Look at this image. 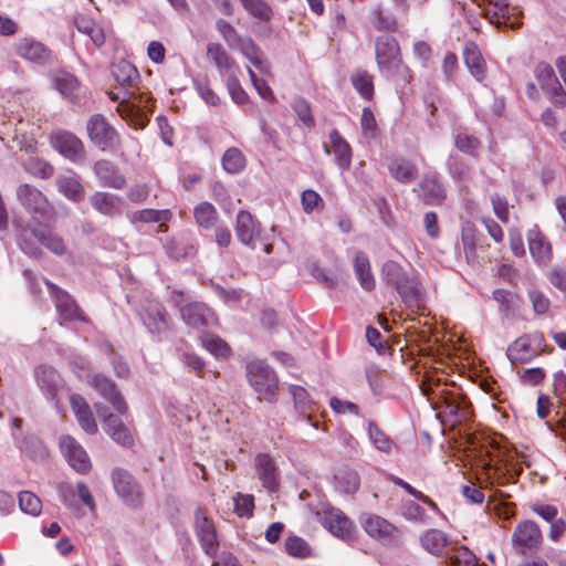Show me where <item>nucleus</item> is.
I'll list each match as a JSON object with an SVG mask.
<instances>
[{"mask_svg": "<svg viewBox=\"0 0 566 566\" xmlns=\"http://www.w3.org/2000/svg\"><path fill=\"white\" fill-rule=\"evenodd\" d=\"M323 148L327 155L335 156V161L340 168L349 167L352 160L349 144H323Z\"/></svg>", "mask_w": 566, "mask_h": 566, "instance_id": "nucleus-46", "label": "nucleus"}, {"mask_svg": "<svg viewBox=\"0 0 566 566\" xmlns=\"http://www.w3.org/2000/svg\"><path fill=\"white\" fill-rule=\"evenodd\" d=\"M369 22L377 31L396 32L398 30L397 18L384 10L380 4H376L369 14Z\"/></svg>", "mask_w": 566, "mask_h": 566, "instance_id": "nucleus-34", "label": "nucleus"}, {"mask_svg": "<svg viewBox=\"0 0 566 566\" xmlns=\"http://www.w3.org/2000/svg\"><path fill=\"white\" fill-rule=\"evenodd\" d=\"M59 446L62 454L76 472L85 474L91 470L92 463L86 451L73 437L61 436Z\"/></svg>", "mask_w": 566, "mask_h": 566, "instance_id": "nucleus-8", "label": "nucleus"}, {"mask_svg": "<svg viewBox=\"0 0 566 566\" xmlns=\"http://www.w3.org/2000/svg\"><path fill=\"white\" fill-rule=\"evenodd\" d=\"M461 239L467 260L470 262L476 261L479 251H483L484 245L481 242V234L472 222L467 221L462 224Z\"/></svg>", "mask_w": 566, "mask_h": 566, "instance_id": "nucleus-25", "label": "nucleus"}, {"mask_svg": "<svg viewBox=\"0 0 566 566\" xmlns=\"http://www.w3.org/2000/svg\"><path fill=\"white\" fill-rule=\"evenodd\" d=\"M255 465L262 485L269 491H275L279 486V478L273 460L268 454H259Z\"/></svg>", "mask_w": 566, "mask_h": 566, "instance_id": "nucleus-29", "label": "nucleus"}, {"mask_svg": "<svg viewBox=\"0 0 566 566\" xmlns=\"http://www.w3.org/2000/svg\"><path fill=\"white\" fill-rule=\"evenodd\" d=\"M247 377L260 400H275L277 378L268 364L262 360L249 363L247 366Z\"/></svg>", "mask_w": 566, "mask_h": 566, "instance_id": "nucleus-4", "label": "nucleus"}, {"mask_svg": "<svg viewBox=\"0 0 566 566\" xmlns=\"http://www.w3.org/2000/svg\"><path fill=\"white\" fill-rule=\"evenodd\" d=\"M375 57L379 72L402 84L413 81V73L403 62L401 49L396 38L379 35L375 40Z\"/></svg>", "mask_w": 566, "mask_h": 566, "instance_id": "nucleus-1", "label": "nucleus"}, {"mask_svg": "<svg viewBox=\"0 0 566 566\" xmlns=\"http://www.w3.org/2000/svg\"><path fill=\"white\" fill-rule=\"evenodd\" d=\"M32 235L50 252L55 255H64L67 252L65 240L55 231L42 227H32Z\"/></svg>", "mask_w": 566, "mask_h": 566, "instance_id": "nucleus-23", "label": "nucleus"}, {"mask_svg": "<svg viewBox=\"0 0 566 566\" xmlns=\"http://www.w3.org/2000/svg\"><path fill=\"white\" fill-rule=\"evenodd\" d=\"M289 391L293 398L295 410L317 428V422H313L312 417L316 410V403L311 399L307 390L301 386L291 385Z\"/></svg>", "mask_w": 566, "mask_h": 566, "instance_id": "nucleus-28", "label": "nucleus"}, {"mask_svg": "<svg viewBox=\"0 0 566 566\" xmlns=\"http://www.w3.org/2000/svg\"><path fill=\"white\" fill-rule=\"evenodd\" d=\"M403 516L408 521H412V522L424 523L427 521V515H426L424 510L420 505H418L417 503H415L412 501H407L403 504Z\"/></svg>", "mask_w": 566, "mask_h": 566, "instance_id": "nucleus-64", "label": "nucleus"}, {"mask_svg": "<svg viewBox=\"0 0 566 566\" xmlns=\"http://www.w3.org/2000/svg\"><path fill=\"white\" fill-rule=\"evenodd\" d=\"M36 380L44 394L51 398L55 396L60 376L52 367L41 366L35 371Z\"/></svg>", "mask_w": 566, "mask_h": 566, "instance_id": "nucleus-39", "label": "nucleus"}, {"mask_svg": "<svg viewBox=\"0 0 566 566\" xmlns=\"http://www.w3.org/2000/svg\"><path fill=\"white\" fill-rule=\"evenodd\" d=\"M21 450L27 452L34 461H43L49 455L43 443L35 438L25 439L21 446Z\"/></svg>", "mask_w": 566, "mask_h": 566, "instance_id": "nucleus-57", "label": "nucleus"}, {"mask_svg": "<svg viewBox=\"0 0 566 566\" xmlns=\"http://www.w3.org/2000/svg\"><path fill=\"white\" fill-rule=\"evenodd\" d=\"M463 61L473 77L479 82H482L485 78L486 63L479 46L473 41L465 42L463 49Z\"/></svg>", "mask_w": 566, "mask_h": 566, "instance_id": "nucleus-20", "label": "nucleus"}, {"mask_svg": "<svg viewBox=\"0 0 566 566\" xmlns=\"http://www.w3.org/2000/svg\"><path fill=\"white\" fill-rule=\"evenodd\" d=\"M181 318L191 328L202 329L217 323L213 312L201 302H192L180 310Z\"/></svg>", "mask_w": 566, "mask_h": 566, "instance_id": "nucleus-13", "label": "nucleus"}, {"mask_svg": "<svg viewBox=\"0 0 566 566\" xmlns=\"http://www.w3.org/2000/svg\"><path fill=\"white\" fill-rule=\"evenodd\" d=\"M94 407L98 417L103 420L105 431L111 438L123 447H132L134 444V436L120 418L111 413L102 403H95Z\"/></svg>", "mask_w": 566, "mask_h": 566, "instance_id": "nucleus-7", "label": "nucleus"}, {"mask_svg": "<svg viewBox=\"0 0 566 566\" xmlns=\"http://www.w3.org/2000/svg\"><path fill=\"white\" fill-rule=\"evenodd\" d=\"M235 234L238 239L253 250H261L269 254L272 243L265 240L252 216L248 211H240L237 216Z\"/></svg>", "mask_w": 566, "mask_h": 566, "instance_id": "nucleus-6", "label": "nucleus"}, {"mask_svg": "<svg viewBox=\"0 0 566 566\" xmlns=\"http://www.w3.org/2000/svg\"><path fill=\"white\" fill-rule=\"evenodd\" d=\"M382 273L388 282L397 290L408 306L420 307L423 302V290L417 277L401 268L395 261H388L382 266Z\"/></svg>", "mask_w": 566, "mask_h": 566, "instance_id": "nucleus-3", "label": "nucleus"}, {"mask_svg": "<svg viewBox=\"0 0 566 566\" xmlns=\"http://www.w3.org/2000/svg\"><path fill=\"white\" fill-rule=\"evenodd\" d=\"M360 524L373 538L389 543L396 537L397 528L379 515L364 514L360 517Z\"/></svg>", "mask_w": 566, "mask_h": 566, "instance_id": "nucleus-15", "label": "nucleus"}, {"mask_svg": "<svg viewBox=\"0 0 566 566\" xmlns=\"http://www.w3.org/2000/svg\"><path fill=\"white\" fill-rule=\"evenodd\" d=\"M291 106L304 127L313 128L315 126V119L312 115L311 105L305 98H294Z\"/></svg>", "mask_w": 566, "mask_h": 566, "instance_id": "nucleus-50", "label": "nucleus"}, {"mask_svg": "<svg viewBox=\"0 0 566 566\" xmlns=\"http://www.w3.org/2000/svg\"><path fill=\"white\" fill-rule=\"evenodd\" d=\"M360 125L366 137L374 138L376 136L377 123L374 113L369 107H365L363 109Z\"/></svg>", "mask_w": 566, "mask_h": 566, "instance_id": "nucleus-63", "label": "nucleus"}, {"mask_svg": "<svg viewBox=\"0 0 566 566\" xmlns=\"http://www.w3.org/2000/svg\"><path fill=\"white\" fill-rule=\"evenodd\" d=\"M223 168L230 174H237L245 166L243 154L235 147L229 148L222 158Z\"/></svg>", "mask_w": 566, "mask_h": 566, "instance_id": "nucleus-51", "label": "nucleus"}, {"mask_svg": "<svg viewBox=\"0 0 566 566\" xmlns=\"http://www.w3.org/2000/svg\"><path fill=\"white\" fill-rule=\"evenodd\" d=\"M88 382L107 400L119 413L127 410L126 402L116 389L115 384L102 375H93Z\"/></svg>", "mask_w": 566, "mask_h": 566, "instance_id": "nucleus-17", "label": "nucleus"}, {"mask_svg": "<svg viewBox=\"0 0 566 566\" xmlns=\"http://www.w3.org/2000/svg\"><path fill=\"white\" fill-rule=\"evenodd\" d=\"M286 552L294 557H307L311 554L310 545L301 537L293 536L285 541Z\"/></svg>", "mask_w": 566, "mask_h": 566, "instance_id": "nucleus-58", "label": "nucleus"}, {"mask_svg": "<svg viewBox=\"0 0 566 566\" xmlns=\"http://www.w3.org/2000/svg\"><path fill=\"white\" fill-rule=\"evenodd\" d=\"M193 218L199 227L210 229L218 221V212L209 202H201L193 210Z\"/></svg>", "mask_w": 566, "mask_h": 566, "instance_id": "nucleus-43", "label": "nucleus"}, {"mask_svg": "<svg viewBox=\"0 0 566 566\" xmlns=\"http://www.w3.org/2000/svg\"><path fill=\"white\" fill-rule=\"evenodd\" d=\"M203 347L217 357H228L230 355L229 345L219 336L213 334H205L201 336Z\"/></svg>", "mask_w": 566, "mask_h": 566, "instance_id": "nucleus-48", "label": "nucleus"}, {"mask_svg": "<svg viewBox=\"0 0 566 566\" xmlns=\"http://www.w3.org/2000/svg\"><path fill=\"white\" fill-rule=\"evenodd\" d=\"M322 525L328 530L334 536L344 541H349L354 536V523L339 510L327 509L322 513H317Z\"/></svg>", "mask_w": 566, "mask_h": 566, "instance_id": "nucleus-10", "label": "nucleus"}, {"mask_svg": "<svg viewBox=\"0 0 566 566\" xmlns=\"http://www.w3.org/2000/svg\"><path fill=\"white\" fill-rule=\"evenodd\" d=\"M336 488L344 493H355L360 484V479L357 472L349 468H340L335 474Z\"/></svg>", "mask_w": 566, "mask_h": 566, "instance_id": "nucleus-41", "label": "nucleus"}, {"mask_svg": "<svg viewBox=\"0 0 566 566\" xmlns=\"http://www.w3.org/2000/svg\"><path fill=\"white\" fill-rule=\"evenodd\" d=\"M250 63L263 74L270 73V64L264 59L262 50L251 38H243L235 46Z\"/></svg>", "mask_w": 566, "mask_h": 566, "instance_id": "nucleus-26", "label": "nucleus"}, {"mask_svg": "<svg viewBox=\"0 0 566 566\" xmlns=\"http://www.w3.org/2000/svg\"><path fill=\"white\" fill-rule=\"evenodd\" d=\"M534 75L543 90H549L559 82L555 75L554 69L547 62H539L534 70Z\"/></svg>", "mask_w": 566, "mask_h": 566, "instance_id": "nucleus-45", "label": "nucleus"}, {"mask_svg": "<svg viewBox=\"0 0 566 566\" xmlns=\"http://www.w3.org/2000/svg\"><path fill=\"white\" fill-rule=\"evenodd\" d=\"M51 78L53 87L61 95L70 101H75L77 98L80 82L73 74L66 71H56Z\"/></svg>", "mask_w": 566, "mask_h": 566, "instance_id": "nucleus-30", "label": "nucleus"}, {"mask_svg": "<svg viewBox=\"0 0 566 566\" xmlns=\"http://www.w3.org/2000/svg\"><path fill=\"white\" fill-rule=\"evenodd\" d=\"M542 541V533L538 525L533 521L518 523L512 534V543L515 551L525 554L538 547Z\"/></svg>", "mask_w": 566, "mask_h": 566, "instance_id": "nucleus-11", "label": "nucleus"}, {"mask_svg": "<svg viewBox=\"0 0 566 566\" xmlns=\"http://www.w3.org/2000/svg\"><path fill=\"white\" fill-rule=\"evenodd\" d=\"M350 82L357 93L365 99L371 101L375 94L374 76L366 70H357L350 75Z\"/></svg>", "mask_w": 566, "mask_h": 566, "instance_id": "nucleus-38", "label": "nucleus"}, {"mask_svg": "<svg viewBox=\"0 0 566 566\" xmlns=\"http://www.w3.org/2000/svg\"><path fill=\"white\" fill-rule=\"evenodd\" d=\"M301 203L305 213H312L314 210L322 209L324 206L322 197L312 189L302 192Z\"/></svg>", "mask_w": 566, "mask_h": 566, "instance_id": "nucleus-60", "label": "nucleus"}, {"mask_svg": "<svg viewBox=\"0 0 566 566\" xmlns=\"http://www.w3.org/2000/svg\"><path fill=\"white\" fill-rule=\"evenodd\" d=\"M234 511L241 517H250L253 514L254 499L250 494L237 493L233 496Z\"/></svg>", "mask_w": 566, "mask_h": 566, "instance_id": "nucleus-59", "label": "nucleus"}, {"mask_svg": "<svg viewBox=\"0 0 566 566\" xmlns=\"http://www.w3.org/2000/svg\"><path fill=\"white\" fill-rule=\"evenodd\" d=\"M391 176L400 182H409L417 175V167L408 159L399 157L389 164Z\"/></svg>", "mask_w": 566, "mask_h": 566, "instance_id": "nucleus-40", "label": "nucleus"}, {"mask_svg": "<svg viewBox=\"0 0 566 566\" xmlns=\"http://www.w3.org/2000/svg\"><path fill=\"white\" fill-rule=\"evenodd\" d=\"M56 186L61 193L73 202H80L84 199L85 189L78 179L72 176H59Z\"/></svg>", "mask_w": 566, "mask_h": 566, "instance_id": "nucleus-36", "label": "nucleus"}, {"mask_svg": "<svg viewBox=\"0 0 566 566\" xmlns=\"http://www.w3.org/2000/svg\"><path fill=\"white\" fill-rule=\"evenodd\" d=\"M478 558L475 555L465 546H462L453 554L447 556L444 566H476Z\"/></svg>", "mask_w": 566, "mask_h": 566, "instance_id": "nucleus-49", "label": "nucleus"}, {"mask_svg": "<svg viewBox=\"0 0 566 566\" xmlns=\"http://www.w3.org/2000/svg\"><path fill=\"white\" fill-rule=\"evenodd\" d=\"M418 188L427 205H440L446 198L444 189L434 175H426Z\"/></svg>", "mask_w": 566, "mask_h": 566, "instance_id": "nucleus-31", "label": "nucleus"}, {"mask_svg": "<svg viewBox=\"0 0 566 566\" xmlns=\"http://www.w3.org/2000/svg\"><path fill=\"white\" fill-rule=\"evenodd\" d=\"M112 483L115 493L128 507H139L144 502V494L135 478L125 469L116 468L112 471Z\"/></svg>", "mask_w": 566, "mask_h": 566, "instance_id": "nucleus-5", "label": "nucleus"}, {"mask_svg": "<svg viewBox=\"0 0 566 566\" xmlns=\"http://www.w3.org/2000/svg\"><path fill=\"white\" fill-rule=\"evenodd\" d=\"M74 25L80 33L86 35L92 41L95 48L101 49L105 44L106 36L104 30L92 18L77 14L74 18Z\"/></svg>", "mask_w": 566, "mask_h": 566, "instance_id": "nucleus-27", "label": "nucleus"}, {"mask_svg": "<svg viewBox=\"0 0 566 566\" xmlns=\"http://www.w3.org/2000/svg\"><path fill=\"white\" fill-rule=\"evenodd\" d=\"M528 249L532 256L539 264H547L552 259V245L546 237L537 229L527 233Z\"/></svg>", "mask_w": 566, "mask_h": 566, "instance_id": "nucleus-24", "label": "nucleus"}, {"mask_svg": "<svg viewBox=\"0 0 566 566\" xmlns=\"http://www.w3.org/2000/svg\"><path fill=\"white\" fill-rule=\"evenodd\" d=\"M216 28L223 38L224 42L231 49L235 48L239 44V42L243 39L239 35L238 31L233 28V25L223 19H219L217 21Z\"/></svg>", "mask_w": 566, "mask_h": 566, "instance_id": "nucleus-56", "label": "nucleus"}, {"mask_svg": "<svg viewBox=\"0 0 566 566\" xmlns=\"http://www.w3.org/2000/svg\"><path fill=\"white\" fill-rule=\"evenodd\" d=\"M478 6L482 7V12L485 19L496 28L502 25L515 29L520 25L512 20L511 10H513L506 0H481Z\"/></svg>", "mask_w": 566, "mask_h": 566, "instance_id": "nucleus-12", "label": "nucleus"}, {"mask_svg": "<svg viewBox=\"0 0 566 566\" xmlns=\"http://www.w3.org/2000/svg\"><path fill=\"white\" fill-rule=\"evenodd\" d=\"M247 71H248L249 77L251 80V83H252L253 87L255 88V91L258 92V94L263 99L273 102L275 99V97H274V94H273L271 87L268 85L266 81L258 77L256 74L254 73V71L250 66L247 67Z\"/></svg>", "mask_w": 566, "mask_h": 566, "instance_id": "nucleus-62", "label": "nucleus"}, {"mask_svg": "<svg viewBox=\"0 0 566 566\" xmlns=\"http://www.w3.org/2000/svg\"><path fill=\"white\" fill-rule=\"evenodd\" d=\"M354 272L360 286L366 291H371L375 287V279L370 270V264L367 255L358 252L354 259Z\"/></svg>", "mask_w": 566, "mask_h": 566, "instance_id": "nucleus-35", "label": "nucleus"}, {"mask_svg": "<svg viewBox=\"0 0 566 566\" xmlns=\"http://www.w3.org/2000/svg\"><path fill=\"white\" fill-rule=\"evenodd\" d=\"M15 197L23 210L30 216L32 227H50L55 223L57 212L48 196L30 184H21L15 189Z\"/></svg>", "mask_w": 566, "mask_h": 566, "instance_id": "nucleus-2", "label": "nucleus"}, {"mask_svg": "<svg viewBox=\"0 0 566 566\" xmlns=\"http://www.w3.org/2000/svg\"><path fill=\"white\" fill-rule=\"evenodd\" d=\"M13 48L19 57L40 65L52 62L54 57L45 44L29 36L19 39Z\"/></svg>", "mask_w": 566, "mask_h": 566, "instance_id": "nucleus-9", "label": "nucleus"}, {"mask_svg": "<svg viewBox=\"0 0 566 566\" xmlns=\"http://www.w3.org/2000/svg\"><path fill=\"white\" fill-rule=\"evenodd\" d=\"M443 412L447 416L453 417L454 420L459 422L465 421L470 416L467 401L453 395L444 398Z\"/></svg>", "mask_w": 566, "mask_h": 566, "instance_id": "nucleus-42", "label": "nucleus"}, {"mask_svg": "<svg viewBox=\"0 0 566 566\" xmlns=\"http://www.w3.org/2000/svg\"><path fill=\"white\" fill-rule=\"evenodd\" d=\"M421 546L434 556H443L444 549L449 544L448 536L440 530L431 528L426 531L420 537Z\"/></svg>", "mask_w": 566, "mask_h": 566, "instance_id": "nucleus-33", "label": "nucleus"}, {"mask_svg": "<svg viewBox=\"0 0 566 566\" xmlns=\"http://www.w3.org/2000/svg\"><path fill=\"white\" fill-rule=\"evenodd\" d=\"M90 203L101 214L115 217L123 213L124 201L117 196L105 191H96L90 197Z\"/></svg>", "mask_w": 566, "mask_h": 566, "instance_id": "nucleus-18", "label": "nucleus"}, {"mask_svg": "<svg viewBox=\"0 0 566 566\" xmlns=\"http://www.w3.org/2000/svg\"><path fill=\"white\" fill-rule=\"evenodd\" d=\"M86 129L92 142H113L118 137L116 129L101 114L88 118Z\"/></svg>", "mask_w": 566, "mask_h": 566, "instance_id": "nucleus-21", "label": "nucleus"}, {"mask_svg": "<svg viewBox=\"0 0 566 566\" xmlns=\"http://www.w3.org/2000/svg\"><path fill=\"white\" fill-rule=\"evenodd\" d=\"M207 59L216 66L221 77L226 78L239 72V66L233 57L219 42L207 44Z\"/></svg>", "mask_w": 566, "mask_h": 566, "instance_id": "nucleus-16", "label": "nucleus"}, {"mask_svg": "<svg viewBox=\"0 0 566 566\" xmlns=\"http://www.w3.org/2000/svg\"><path fill=\"white\" fill-rule=\"evenodd\" d=\"M195 528L205 552L213 556L218 549L216 528L202 509H197L195 512Z\"/></svg>", "mask_w": 566, "mask_h": 566, "instance_id": "nucleus-14", "label": "nucleus"}, {"mask_svg": "<svg viewBox=\"0 0 566 566\" xmlns=\"http://www.w3.org/2000/svg\"><path fill=\"white\" fill-rule=\"evenodd\" d=\"M242 7L251 14L261 21L268 22L273 17V10L265 0H239Z\"/></svg>", "mask_w": 566, "mask_h": 566, "instance_id": "nucleus-44", "label": "nucleus"}, {"mask_svg": "<svg viewBox=\"0 0 566 566\" xmlns=\"http://www.w3.org/2000/svg\"><path fill=\"white\" fill-rule=\"evenodd\" d=\"M23 166L29 174L42 179H48L54 174L53 166L39 158H30L24 161Z\"/></svg>", "mask_w": 566, "mask_h": 566, "instance_id": "nucleus-53", "label": "nucleus"}, {"mask_svg": "<svg viewBox=\"0 0 566 566\" xmlns=\"http://www.w3.org/2000/svg\"><path fill=\"white\" fill-rule=\"evenodd\" d=\"M171 217V212L169 210H154V209H144L134 212L132 216L133 222H160L168 221Z\"/></svg>", "mask_w": 566, "mask_h": 566, "instance_id": "nucleus-55", "label": "nucleus"}, {"mask_svg": "<svg viewBox=\"0 0 566 566\" xmlns=\"http://www.w3.org/2000/svg\"><path fill=\"white\" fill-rule=\"evenodd\" d=\"M368 433L373 444L377 450L385 453H390L396 448L395 442L387 434H385L376 423H369Z\"/></svg>", "mask_w": 566, "mask_h": 566, "instance_id": "nucleus-47", "label": "nucleus"}, {"mask_svg": "<svg viewBox=\"0 0 566 566\" xmlns=\"http://www.w3.org/2000/svg\"><path fill=\"white\" fill-rule=\"evenodd\" d=\"M44 282L55 298L56 310L61 318L65 321L81 319L80 308L71 296L49 280H44Z\"/></svg>", "mask_w": 566, "mask_h": 566, "instance_id": "nucleus-19", "label": "nucleus"}, {"mask_svg": "<svg viewBox=\"0 0 566 566\" xmlns=\"http://www.w3.org/2000/svg\"><path fill=\"white\" fill-rule=\"evenodd\" d=\"M70 403L81 428L88 434H95L97 423L85 399L80 395H72Z\"/></svg>", "mask_w": 566, "mask_h": 566, "instance_id": "nucleus-22", "label": "nucleus"}, {"mask_svg": "<svg viewBox=\"0 0 566 566\" xmlns=\"http://www.w3.org/2000/svg\"><path fill=\"white\" fill-rule=\"evenodd\" d=\"M113 76L123 87H134L139 81L137 69L127 61H120L113 66Z\"/></svg>", "mask_w": 566, "mask_h": 566, "instance_id": "nucleus-37", "label": "nucleus"}, {"mask_svg": "<svg viewBox=\"0 0 566 566\" xmlns=\"http://www.w3.org/2000/svg\"><path fill=\"white\" fill-rule=\"evenodd\" d=\"M493 298L497 302L502 313L512 312L516 306V296L510 291L503 289L495 290Z\"/></svg>", "mask_w": 566, "mask_h": 566, "instance_id": "nucleus-61", "label": "nucleus"}, {"mask_svg": "<svg viewBox=\"0 0 566 566\" xmlns=\"http://www.w3.org/2000/svg\"><path fill=\"white\" fill-rule=\"evenodd\" d=\"M224 83L227 90L229 92L230 97L238 105H244L249 102V95L241 86L238 73L231 74L230 76L224 78Z\"/></svg>", "mask_w": 566, "mask_h": 566, "instance_id": "nucleus-52", "label": "nucleus"}, {"mask_svg": "<svg viewBox=\"0 0 566 566\" xmlns=\"http://www.w3.org/2000/svg\"><path fill=\"white\" fill-rule=\"evenodd\" d=\"M541 336L527 337L523 336L513 342L509 349L507 356L510 360L515 364L516 361H526L531 359L533 356L537 354V352L532 347V343L535 340H541Z\"/></svg>", "mask_w": 566, "mask_h": 566, "instance_id": "nucleus-32", "label": "nucleus"}, {"mask_svg": "<svg viewBox=\"0 0 566 566\" xmlns=\"http://www.w3.org/2000/svg\"><path fill=\"white\" fill-rule=\"evenodd\" d=\"M19 506L22 512L36 516L41 513V500L30 491H22L19 493Z\"/></svg>", "mask_w": 566, "mask_h": 566, "instance_id": "nucleus-54", "label": "nucleus"}]
</instances>
